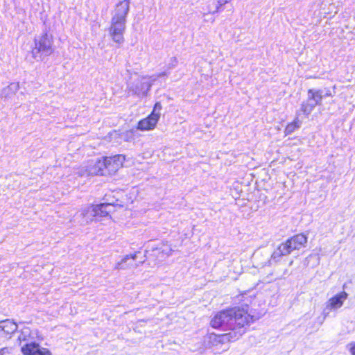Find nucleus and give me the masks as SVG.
I'll return each mask as SVG.
<instances>
[{
    "mask_svg": "<svg viewBox=\"0 0 355 355\" xmlns=\"http://www.w3.org/2000/svg\"><path fill=\"white\" fill-rule=\"evenodd\" d=\"M253 322V316L243 306H228L214 313L209 325L224 333L215 335L211 345L218 347L239 340L245 334L247 328Z\"/></svg>",
    "mask_w": 355,
    "mask_h": 355,
    "instance_id": "1",
    "label": "nucleus"
},
{
    "mask_svg": "<svg viewBox=\"0 0 355 355\" xmlns=\"http://www.w3.org/2000/svg\"><path fill=\"white\" fill-rule=\"evenodd\" d=\"M23 355H52L51 351L45 347H42L39 343L30 342L24 344L21 347Z\"/></svg>",
    "mask_w": 355,
    "mask_h": 355,
    "instance_id": "8",
    "label": "nucleus"
},
{
    "mask_svg": "<svg viewBox=\"0 0 355 355\" xmlns=\"http://www.w3.org/2000/svg\"><path fill=\"white\" fill-rule=\"evenodd\" d=\"M160 118V113L150 112L146 117L139 120L136 128L141 131H149L155 129Z\"/></svg>",
    "mask_w": 355,
    "mask_h": 355,
    "instance_id": "7",
    "label": "nucleus"
},
{
    "mask_svg": "<svg viewBox=\"0 0 355 355\" xmlns=\"http://www.w3.org/2000/svg\"><path fill=\"white\" fill-rule=\"evenodd\" d=\"M315 106V104H313L306 99V101L302 103L300 111L304 116L308 117Z\"/></svg>",
    "mask_w": 355,
    "mask_h": 355,
    "instance_id": "13",
    "label": "nucleus"
},
{
    "mask_svg": "<svg viewBox=\"0 0 355 355\" xmlns=\"http://www.w3.org/2000/svg\"><path fill=\"white\" fill-rule=\"evenodd\" d=\"M162 105L159 102L155 103L154 105L153 109L151 112L157 113L162 109Z\"/></svg>",
    "mask_w": 355,
    "mask_h": 355,
    "instance_id": "15",
    "label": "nucleus"
},
{
    "mask_svg": "<svg viewBox=\"0 0 355 355\" xmlns=\"http://www.w3.org/2000/svg\"><path fill=\"white\" fill-rule=\"evenodd\" d=\"M122 205L116 202H105L100 204L89 205L86 209L87 214L91 212V215L95 218H104L107 217L110 214L114 213L117 210V208L121 207Z\"/></svg>",
    "mask_w": 355,
    "mask_h": 355,
    "instance_id": "6",
    "label": "nucleus"
},
{
    "mask_svg": "<svg viewBox=\"0 0 355 355\" xmlns=\"http://www.w3.org/2000/svg\"><path fill=\"white\" fill-rule=\"evenodd\" d=\"M26 338L25 336L22 337V340H25Z\"/></svg>",
    "mask_w": 355,
    "mask_h": 355,
    "instance_id": "19",
    "label": "nucleus"
},
{
    "mask_svg": "<svg viewBox=\"0 0 355 355\" xmlns=\"http://www.w3.org/2000/svg\"><path fill=\"white\" fill-rule=\"evenodd\" d=\"M347 297V293L345 291H342L329 300V305L331 308L340 307Z\"/></svg>",
    "mask_w": 355,
    "mask_h": 355,
    "instance_id": "11",
    "label": "nucleus"
},
{
    "mask_svg": "<svg viewBox=\"0 0 355 355\" xmlns=\"http://www.w3.org/2000/svg\"><path fill=\"white\" fill-rule=\"evenodd\" d=\"M6 353H8V347H3L0 349V355H4Z\"/></svg>",
    "mask_w": 355,
    "mask_h": 355,
    "instance_id": "17",
    "label": "nucleus"
},
{
    "mask_svg": "<svg viewBox=\"0 0 355 355\" xmlns=\"http://www.w3.org/2000/svg\"><path fill=\"white\" fill-rule=\"evenodd\" d=\"M128 10L129 1L128 0L119 2L115 8V14L110 27V34L112 39L118 44L123 42L125 17Z\"/></svg>",
    "mask_w": 355,
    "mask_h": 355,
    "instance_id": "3",
    "label": "nucleus"
},
{
    "mask_svg": "<svg viewBox=\"0 0 355 355\" xmlns=\"http://www.w3.org/2000/svg\"><path fill=\"white\" fill-rule=\"evenodd\" d=\"M349 352L352 355H355V342L349 344Z\"/></svg>",
    "mask_w": 355,
    "mask_h": 355,
    "instance_id": "16",
    "label": "nucleus"
},
{
    "mask_svg": "<svg viewBox=\"0 0 355 355\" xmlns=\"http://www.w3.org/2000/svg\"><path fill=\"white\" fill-rule=\"evenodd\" d=\"M28 330H29V329H28V327H24V328H23V329H22V333H23L24 331H26H26H28Z\"/></svg>",
    "mask_w": 355,
    "mask_h": 355,
    "instance_id": "18",
    "label": "nucleus"
},
{
    "mask_svg": "<svg viewBox=\"0 0 355 355\" xmlns=\"http://www.w3.org/2000/svg\"><path fill=\"white\" fill-rule=\"evenodd\" d=\"M17 324L8 319L0 321V336L10 338L17 331Z\"/></svg>",
    "mask_w": 355,
    "mask_h": 355,
    "instance_id": "9",
    "label": "nucleus"
},
{
    "mask_svg": "<svg viewBox=\"0 0 355 355\" xmlns=\"http://www.w3.org/2000/svg\"><path fill=\"white\" fill-rule=\"evenodd\" d=\"M135 131L134 129H130L125 131L123 134L124 141L129 142L135 139Z\"/></svg>",
    "mask_w": 355,
    "mask_h": 355,
    "instance_id": "14",
    "label": "nucleus"
},
{
    "mask_svg": "<svg viewBox=\"0 0 355 355\" xmlns=\"http://www.w3.org/2000/svg\"><path fill=\"white\" fill-rule=\"evenodd\" d=\"M308 97L307 100L315 105H321L322 100L324 97H331V93L328 90L324 94H322L321 89H309L307 90Z\"/></svg>",
    "mask_w": 355,
    "mask_h": 355,
    "instance_id": "10",
    "label": "nucleus"
},
{
    "mask_svg": "<svg viewBox=\"0 0 355 355\" xmlns=\"http://www.w3.org/2000/svg\"><path fill=\"white\" fill-rule=\"evenodd\" d=\"M125 159L126 157L123 154L103 156L96 159L91 170L95 175L111 177L123 166Z\"/></svg>",
    "mask_w": 355,
    "mask_h": 355,
    "instance_id": "2",
    "label": "nucleus"
},
{
    "mask_svg": "<svg viewBox=\"0 0 355 355\" xmlns=\"http://www.w3.org/2000/svg\"><path fill=\"white\" fill-rule=\"evenodd\" d=\"M307 241L308 238L305 234H296L289 237L284 242L281 243L272 252V257L277 259L291 254L295 250H299L306 245Z\"/></svg>",
    "mask_w": 355,
    "mask_h": 355,
    "instance_id": "4",
    "label": "nucleus"
},
{
    "mask_svg": "<svg viewBox=\"0 0 355 355\" xmlns=\"http://www.w3.org/2000/svg\"><path fill=\"white\" fill-rule=\"evenodd\" d=\"M53 37L48 33L42 34L34 40V46L31 49L33 58L38 55H50L54 52Z\"/></svg>",
    "mask_w": 355,
    "mask_h": 355,
    "instance_id": "5",
    "label": "nucleus"
},
{
    "mask_svg": "<svg viewBox=\"0 0 355 355\" xmlns=\"http://www.w3.org/2000/svg\"><path fill=\"white\" fill-rule=\"evenodd\" d=\"M299 114L290 123H288L284 129V133L286 135H291L295 130H297L301 125V121L298 118Z\"/></svg>",
    "mask_w": 355,
    "mask_h": 355,
    "instance_id": "12",
    "label": "nucleus"
}]
</instances>
